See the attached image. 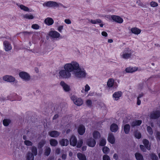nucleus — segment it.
<instances>
[{
	"label": "nucleus",
	"mask_w": 160,
	"mask_h": 160,
	"mask_svg": "<svg viewBox=\"0 0 160 160\" xmlns=\"http://www.w3.org/2000/svg\"><path fill=\"white\" fill-rule=\"evenodd\" d=\"M79 68V64L75 62H72L70 63H67L64 66V70L60 71L59 74L60 76L63 78H68L71 77L70 72L77 69Z\"/></svg>",
	"instance_id": "1"
},
{
	"label": "nucleus",
	"mask_w": 160,
	"mask_h": 160,
	"mask_svg": "<svg viewBox=\"0 0 160 160\" xmlns=\"http://www.w3.org/2000/svg\"><path fill=\"white\" fill-rule=\"evenodd\" d=\"M43 5L44 7L46 6L49 8H54L59 7V5L64 7V6L62 4L60 3L59 4L56 2L52 1L45 2L43 4Z\"/></svg>",
	"instance_id": "2"
},
{
	"label": "nucleus",
	"mask_w": 160,
	"mask_h": 160,
	"mask_svg": "<svg viewBox=\"0 0 160 160\" xmlns=\"http://www.w3.org/2000/svg\"><path fill=\"white\" fill-rule=\"evenodd\" d=\"M75 70V72H74L75 76L78 78H83L86 76V73L84 69H82L79 68L77 69H74Z\"/></svg>",
	"instance_id": "3"
},
{
	"label": "nucleus",
	"mask_w": 160,
	"mask_h": 160,
	"mask_svg": "<svg viewBox=\"0 0 160 160\" xmlns=\"http://www.w3.org/2000/svg\"><path fill=\"white\" fill-rule=\"evenodd\" d=\"M132 54L131 50L129 48H127L124 49L122 57L124 59H128L131 57Z\"/></svg>",
	"instance_id": "4"
},
{
	"label": "nucleus",
	"mask_w": 160,
	"mask_h": 160,
	"mask_svg": "<svg viewBox=\"0 0 160 160\" xmlns=\"http://www.w3.org/2000/svg\"><path fill=\"white\" fill-rule=\"evenodd\" d=\"M71 99L73 101L75 104L78 106L82 105L83 103V100L81 98H77L73 95L71 97Z\"/></svg>",
	"instance_id": "5"
},
{
	"label": "nucleus",
	"mask_w": 160,
	"mask_h": 160,
	"mask_svg": "<svg viewBox=\"0 0 160 160\" xmlns=\"http://www.w3.org/2000/svg\"><path fill=\"white\" fill-rule=\"evenodd\" d=\"M160 117V111L156 110L151 112L150 117L152 119H157Z\"/></svg>",
	"instance_id": "6"
},
{
	"label": "nucleus",
	"mask_w": 160,
	"mask_h": 160,
	"mask_svg": "<svg viewBox=\"0 0 160 160\" xmlns=\"http://www.w3.org/2000/svg\"><path fill=\"white\" fill-rule=\"evenodd\" d=\"M69 142L71 146L75 147L77 143V139L75 135H72L69 139Z\"/></svg>",
	"instance_id": "7"
},
{
	"label": "nucleus",
	"mask_w": 160,
	"mask_h": 160,
	"mask_svg": "<svg viewBox=\"0 0 160 160\" xmlns=\"http://www.w3.org/2000/svg\"><path fill=\"white\" fill-rule=\"evenodd\" d=\"M111 18L115 22L118 23H121L123 22V19L120 16L113 15L111 16Z\"/></svg>",
	"instance_id": "8"
},
{
	"label": "nucleus",
	"mask_w": 160,
	"mask_h": 160,
	"mask_svg": "<svg viewBox=\"0 0 160 160\" xmlns=\"http://www.w3.org/2000/svg\"><path fill=\"white\" fill-rule=\"evenodd\" d=\"M19 76L22 78L25 81H28L30 79V76L25 72H20L19 73Z\"/></svg>",
	"instance_id": "9"
},
{
	"label": "nucleus",
	"mask_w": 160,
	"mask_h": 160,
	"mask_svg": "<svg viewBox=\"0 0 160 160\" xmlns=\"http://www.w3.org/2000/svg\"><path fill=\"white\" fill-rule=\"evenodd\" d=\"M87 144L89 147H94L96 144V141L94 139L91 138L87 140Z\"/></svg>",
	"instance_id": "10"
},
{
	"label": "nucleus",
	"mask_w": 160,
	"mask_h": 160,
	"mask_svg": "<svg viewBox=\"0 0 160 160\" xmlns=\"http://www.w3.org/2000/svg\"><path fill=\"white\" fill-rule=\"evenodd\" d=\"M122 92L121 91L115 92L112 95V97L115 100H118L122 96Z\"/></svg>",
	"instance_id": "11"
},
{
	"label": "nucleus",
	"mask_w": 160,
	"mask_h": 160,
	"mask_svg": "<svg viewBox=\"0 0 160 160\" xmlns=\"http://www.w3.org/2000/svg\"><path fill=\"white\" fill-rule=\"evenodd\" d=\"M4 80L9 82H13L15 81V78L11 76L6 75L3 78Z\"/></svg>",
	"instance_id": "12"
},
{
	"label": "nucleus",
	"mask_w": 160,
	"mask_h": 160,
	"mask_svg": "<svg viewBox=\"0 0 160 160\" xmlns=\"http://www.w3.org/2000/svg\"><path fill=\"white\" fill-rule=\"evenodd\" d=\"M3 45L5 50L6 51H10L12 49L11 44L7 41H5L3 42Z\"/></svg>",
	"instance_id": "13"
},
{
	"label": "nucleus",
	"mask_w": 160,
	"mask_h": 160,
	"mask_svg": "<svg viewBox=\"0 0 160 160\" xmlns=\"http://www.w3.org/2000/svg\"><path fill=\"white\" fill-rule=\"evenodd\" d=\"M78 131L80 135H83L85 131V128L84 126L82 125H80L78 128Z\"/></svg>",
	"instance_id": "14"
},
{
	"label": "nucleus",
	"mask_w": 160,
	"mask_h": 160,
	"mask_svg": "<svg viewBox=\"0 0 160 160\" xmlns=\"http://www.w3.org/2000/svg\"><path fill=\"white\" fill-rule=\"evenodd\" d=\"M69 141L67 139L62 138L59 141V144L62 146H67L69 144Z\"/></svg>",
	"instance_id": "15"
},
{
	"label": "nucleus",
	"mask_w": 160,
	"mask_h": 160,
	"mask_svg": "<svg viewBox=\"0 0 160 160\" xmlns=\"http://www.w3.org/2000/svg\"><path fill=\"white\" fill-rule=\"evenodd\" d=\"M48 134L52 137L56 138L59 135L60 133L57 131L53 130L49 132Z\"/></svg>",
	"instance_id": "16"
},
{
	"label": "nucleus",
	"mask_w": 160,
	"mask_h": 160,
	"mask_svg": "<svg viewBox=\"0 0 160 160\" xmlns=\"http://www.w3.org/2000/svg\"><path fill=\"white\" fill-rule=\"evenodd\" d=\"M49 35L52 38H57L60 37V34L57 31H51L49 32Z\"/></svg>",
	"instance_id": "17"
},
{
	"label": "nucleus",
	"mask_w": 160,
	"mask_h": 160,
	"mask_svg": "<svg viewBox=\"0 0 160 160\" xmlns=\"http://www.w3.org/2000/svg\"><path fill=\"white\" fill-rule=\"evenodd\" d=\"M118 129V125L116 123L112 124L110 127V130L112 132H116Z\"/></svg>",
	"instance_id": "18"
},
{
	"label": "nucleus",
	"mask_w": 160,
	"mask_h": 160,
	"mask_svg": "<svg viewBox=\"0 0 160 160\" xmlns=\"http://www.w3.org/2000/svg\"><path fill=\"white\" fill-rule=\"evenodd\" d=\"M60 85L62 87L64 90L66 92H68L70 91V88L69 87L65 82L62 81L60 83Z\"/></svg>",
	"instance_id": "19"
},
{
	"label": "nucleus",
	"mask_w": 160,
	"mask_h": 160,
	"mask_svg": "<svg viewBox=\"0 0 160 160\" xmlns=\"http://www.w3.org/2000/svg\"><path fill=\"white\" fill-rule=\"evenodd\" d=\"M108 141L111 143L113 144L115 142V139L113 134L112 133L109 134L108 137Z\"/></svg>",
	"instance_id": "20"
},
{
	"label": "nucleus",
	"mask_w": 160,
	"mask_h": 160,
	"mask_svg": "<svg viewBox=\"0 0 160 160\" xmlns=\"http://www.w3.org/2000/svg\"><path fill=\"white\" fill-rule=\"evenodd\" d=\"M46 143V141L45 139H42L38 145V148L39 150H42L44 145Z\"/></svg>",
	"instance_id": "21"
},
{
	"label": "nucleus",
	"mask_w": 160,
	"mask_h": 160,
	"mask_svg": "<svg viewBox=\"0 0 160 160\" xmlns=\"http://www.w3.org/2000/svg\"><path fill=\"white\" fill-rule=\"evenodd\" d=\"M45 23L48 26L52 25L54 23L53 19L50 18H47L44 21Z\"/></svg>",
	"instance_id": "22"
},
{
	"label": "nucleus",
	"mask_w": 160,
	"mask_h": 160,
	"mask_svg": "<svg viewBox=\"0 0 160 160\" xmlns=\"http://www.w3.org/2000/svg\"><path fill=\"white\" fill-rule=\"evenodd\" d=\"M138 68L136 67H129L125 69V71L127 72H133L137 71Z\"/></svg>",
	"instance_id": "23"
},
{
	"label": "nucleus",
	"mask_w": 160,
	"mask_h": 160,
	"mask_svg": "<svg viewBox=\"0 0 160 160\" xmlns=\"http://www.w3.org/2000/svg\"><path fill=\"white\" fill-rule=\"evenodd\" d=\"M142 142L146 148L148 150H150L151 149L150 145H149L148 140L146 139H144L142 140Z\"/></svg>",
	"instance_id": "24"
},
{
	"label": "nucleus",
	"mask_w": 160,
	"mask_h": 160,
	"mask_svg": "<svg viewBox=\"0 0 160 160\" xmlns=\"http://www.w3.org/2000/svg\"><path fill=\"white\" fill-rule=\"evenodd\" d=\"M131 32L132 33L138 35L141 33V30L136 27H134L131 28Z\"/></svg>",
	"instance_id": "25"
},
{
	"label": "nucleus",
	"mask_w": 160,
	"mask_h": 160,
	"mask_svg": "<svg viewBox=\"0 0 160 160\" xmlns=\"http://www.w3.org/2000/svg\"><path fill=\"white\" fill-rule=\"evenodd\" d=\"M94 139H99L101 137V135L99 132L97 131H94L92 133Z\"/></svg>",
	"instance_id": "26"
},
{
	"label": "nucleus",
	"mask_w": 160,
	"mask_h": 160,
	"mask_svg": "<svg viewBox=\"0 0 160 160\" xmlns=\"http://www.w3.org/2000/svg\"><path fill=\"white\" fill-rule=\"evenodd\" d=\"M130 127L129 124H126L124 125L123 127V130L125 134H128L130 131Z\"/></svg>",
	"instance_id": "27"
},
{
	"label": "nucleus",
	"mask_w": 160,
	"mask_h": 160,
	"mask_svg": "<svg viewBox=\"0 0 160 160\" xmlns=\"http://www.w3.org/2000/svg\"><path fill=\"white\" fill-rule=\"evenodd\" d=\"M142 123V120H137L135 121H133L131 123V125L133 127L137 126H139Z\"/></svg>",
	"instance_id": "28"
},
{
	"label": "nucleus",
	"mask_w": 160,
	"mask_h": 160,
	"mask_svg": "<svg viewBox=\"0 0 160 160\" xmlns=\"http://www.w3.org/2000/svg\"><path fill=\"white\" fill-rule=\"evenodd\" d=\"M77 156L79 160H87L86 156L82 153L80 152L78 153Z\"/></svg>",
	"instance_id": "29"
},
{
	"label": "nucleus",
	"mask_w": 160,
	"mask_h": 160,
	"mask_svg": "<svg viewBox=\"0 0 160 160\" xmlns=\"http://www.w3.org/2000/svg\"><path fill=\"white\" fill-rule=\"evenodd\" d=\"M135 155L137 160H144L143 156L140 153L136 152Z\"/></svg>",
	"instance_id": "30"
},
{
	"label": "nucleus",
	"mask_w": 160,
	"mask_h": 160,
	"mask_svg": "<svg viewBox=\"0 0 160 160\" xmlns=\"http://www.w3.org/2000/svg\"><path fill=\"white\" fill-rule=\"evenodd\" d=\"M50 143L51 146L55 147L58 145V142L55 139L52 138L50 140Z\"/></svg>",
	"instance_id": "31"
},
{
	"label": "nucleus",
	"mask_w": 160,
	"mask_h": 160,
	"mask_svg": "<svg viewBox=\"0 0 160 160\" xmlns=\"http://www.w3.org/2000/svg\"><path fill=\"white\" fill-rule=\"evenodd\" d=\"M114 81L113 78H109L107 82V86L109 88H112L114 84Z\"/></svg>",
	"instance_id": "32"
},
{
	"label": "nucleus",
	"mask_w": 160,
	"mask_h": 160,
	"mask_svg": "<svg viewBox=\"0 0 160 160\" xmlns=\"http://www.w3.org/2000/svg\"><path fill=\"white\" fill-rule=\"evenodd\" d=\"M27 160H34V157L32 153L28 152L27 154Z\"/></svg>",
	"instance_id": "33"
},
{
	"label": "nucleus",
	"mask_w": 160,
	"mask_h": 160,
	"mask_svg": "<svg viewBox=\"0 0 160 160\" xmlns=\"http://www.w3.org/2000/svg\"><path fill=\"white\" fill-rule=\"evenodd\" d=\"M11 121L9 119H5L3 120V124L5 126H8L11 123Z\"/></svg>",
	"instance_id": "34"
},
{
	"label": "nucleus",
	"mask_w": 160,
	"mask_h": 160,
	"mask_svg": "<svg viewBox=\"0 0 160 160\" xmlns=\"http://www.w3.org/2000/svg\"><path fill=\"white\" fill-rule=\"evenodd\" d=\"M32 153L33 155V156H36L37 155V149L36 147L35 146H33L32 147L31 149Z\"/></svg>",
	"instance_id": "35"
},
{
	"label": "nucleus",
	"mask_w": 160,
	"mask_h": 160,
	"mask_svg": "<svg viewBox=\"0 0 160 160\" xmlns=\"http://www.w3.org/2000/svg\"><path fill=\"white\" fill-rule=\"evenodd\" d=\"M90 22L92 24H96L101 23L102 22V21L100 19H96V20L91 19Z\"/></svg>",
	"instance_id": "36"
},
{
	"label": "nucleus",
	"mask_w": 160,
	"mask_h": 160,
	"mask_svg": "<svg viewBox=\"0 0 160 160\" xmlns=\"http://www.w3.org/2000/svg\"><path fill=\"white\" fill-rule=\"evenodd\" d=\"M51 149L50 147H47L45 150L44 154L47 156H48L50 153Z\"/></svg>",
	"instance_id": "37"
},
{
	"label": "nucleus",
	"mask_w": 160,
	"mask_h": 160,
	"mask_svg": "<svg viewBox=\"0 0 160 160\" xmlns=\"http://www.w3.org/2000/svg\"><path fill=\"white\" fill-rule=\"evenodd\" d=\"M150 158L152 160H158V156L154 153H152L150 155Z\"/></svg>",
	"instance_id": "38"
},
{
	"label": "nucleus",
	"mask_w": 160,
	"mask_h": 160,
	"mask_svg": "<svg viewBox=\"0 0 160 160\" xmlns=\"http://www.w3.org/2000/svg\"><path fill=\"white\" fill-rule=\"evenodd\" d=\"M83 144V141L82 139L79 140L76 145L77 147L78 148H80L81 147Z\"/></svg>",
	"instance_id": "39"
},
{
	"label": "nucleus",
	"mask_w": 160,
	"mask_h": 160,
	"mask_svg": "<svg viewBox=\"0 0 160 160\" xmlns=\"http://www.w3.org/2000/svg\"><path fill=\"white\" fill-rule=\"evenodd\" d=\"M19 7L22 10L28 12L29 10V8L28 7H26L22 4L20 5Z\"/></svg>",
	"instance_id": "40"
},
{
	"label": "nucleus",
	"mask_w": 160,
	"mask_h": 160,
	"mask_svg": "<svg viewBox=\"0 0 160 160\" xmlns=\"http://www.w3.org/2000/svg\"><path fill=\"white\" fill-rule=\"evenodd\" d=\"M24 18L26 19H33L34 16L32 15L27 14L24 15Z\"/></svg>",
	"instance_id": "41"
},
{
	"label": "nucleus",
	"mask_w": 160,
	"mask_h": 160,
	"mask_svg": "<svg viewBox=\"0 0 160 160\" xmlns=\"http://www.w3.org/2000/svg\"><path fill=\"white\" fill-rule=\"evenodd\" d=\"M147 130L149 134L150 135H152L153 134V131L152 128L149 126L147 127Z\"/></svg>",
	"instance_id": "42"
},
{
	"label": "nucleus",
	"mask_w": 160,
	"mask_h": 160,
	"mask_svg": "<svg viewBox=\"0 0 160 160\" xmlns=\"http://www.w3.org/2000/svg\"><path fill=\"white\" fill-rule=\"evenodd\" d=\"M134 136L136 138L139 139L141 138V134L140 132H136L134 133Z\"/></svg>",
	"instance_id": "43"
},
{
	"label": "nucleus",
	"mask_w": 160,
	"mask_h": 160,
	"mask_svg": "<svg viewBox=\"0 0 160 160\" xmlns=\"http://www.w3.org/2000/svg\"><path fill=\"white\" fill-rule=\"evenodd\" d=\"M102 150L103 153L106 154L108 153L109 151V149L107 147H104L103 148Z\"/></svg>",
	"instance_id": "44"
},
{
	"label": "nucleus",
	"mask_w": 160,
	"mask_h": 160,
	"mask_svg": "<svg viewBox=\"0 0 160 160\" xmlns=\"http://www.w3.org/2000/svg\"><path fill=\"white\" fill-rule=\"evenodd\" d=\"M24 144L27 146H31L32 145V142L28 140H25L24 142Z\"/></svg>",
	"instance_id": "45"
},
{
	"label": "nucleus",
	"mask_w": 160,
	"mask_h": 160,
	"mask_svg": "<svg viewBox=\"0 0 160 160\" xmlns=\"http://www.w3.org/2000/svg\"><path fill=\"white\" fill-rule=\"evenodd\" d=\"M86 104L88 107H91L92 104V101L90 99L86 101Z\"/></svg>",
	"instance_id": "46"
},
{
	"label": "nucleus",
	"mask_w": 160,
	"mask_h": 160,
	"mask_svg": "<svg viewBox=\"0 0 160 160\" xmlns=\"http://www.w3.org/2000/svg\"><path fill=\"white\" fill-rule=\"evenodd\" d=\"M106 144V140L104 139H102L100 142V145L102 146H104Z\"/></svg>",
	"instance_id": "47"
},
{
	"label": "nucleus",
	"mask_w": 160,
	"mask_h": 160,
	"mask_svg": "<svg viewBox=\"0 0 160 160\" xmlns=\"http://www.w3.org/2000/svg\"><path fill=\"white\" fill-rule=\"evenodd\" d=\"M32 28L34 29H38L39 28V26L37 24H33L32 25Z\"/></svg>",
	"instance_id": "48"
},
{
	"label": "nucleus",
	"mask_w": 160,
	"mask_h": 160,
	"mask_svg": "<svg viewBox=\"0 0 160 160\" xmlns=\"http://www.w3.org/2000/svg\"><path fill=\"white\" fill-rule=\"evenodd\" d=\"M150 5L152 7H155L158 6V4L155 2L152 1L150 3Z\"/></svg>",
	"instance_id": "49"
},
{
	"label": "nucleus",
	"mask_w": 160,
	"mask_h": 160,
	"mask_svg": "<svg viewBox=\"0 0 160 160\" xmlns=\"http://www.w3.org/2000/svg\"><path fill=\"white\" fill-rule=\"evenodd\" d=\"M140 148L141 150L143 152H146V148L145 146L142 145H140Z\"/></svg>",
	"instance_id": "50"
},
{
	"label": "nucleus",
	"mask_w": 160,
	"mask_h": 160,
	"mask_svg": "<svg viewBox=\"0 0 160 160\" xmlns=\"http://www.w3.org/2000/svg\"><path fill=\"white\" fill-rule=\"evenodd\" d=\"M103 160H111L109 157L107 155H104L103 156Z\"/></svg>",
	"instance_id": "51"
},
{
	"label": "nucleus",
	"mask_w": 160,
	"mask_h": 160,
	"mask_svg": "<svg viewBox=\"0 0 160 160\" xmlns=\"http://www.w3.org/2000/svg\"><path fill=\"white\" fill-rule=\"evenodd\" d=\"M90 89V88L88 84H86L85 86V91L88 92Z\"/></svg>",
	"instance_id": "52"
},
{
	"label": "nucleus",
	"mask_w": 160,
	"mask_h": 160,
	"mask_svg": "<svg viewBox=\"0 0 160 160\" xmlns=\"http://www.w3.org/2000/svg\"><path fill=\"white\" fill-rule=\"evenodd\" d=\"M156 138L157 139H159L160 140V132H158L156 133Z\"/></svg>",
	"instance_id": "53"
},
{
	"label": "nucleus",
	"mask_w": 160,
	"mask_h": 160,
	"mask_svg": "<svg viewBox=\"0 0 160 160\" xmlns=\"http://www.w3.org/2000/svg\"><path fill=\"white\" fill-rule=\"evenodd\" d=\"M63 26L62 25H61L58 27V31L59 32H62V29H63Z\"/></svg>",
	"instance_id": "54"
},
{
	"label": "nucleus",
	"mask_w": 160,
	"mask_h": 160,
	"mask_svg": "<svg viewBox=\"0 0 160 160\" xmlns=\"http://www.w3.org/2000/svg\"><path fill=\"white\" fill-rule=\"evenodd\" d=\"M64 22L67 24H70L71 23V20L69 19H65L64 20Z\"/></svg>",
	"instance_id": "55"
},
{
	"label": "nucleus",
	"mask_w": 160,
	"mask_h": 160,
	"mask_svg": "<svg viewBox=\"0 0 160 160\" xmlns=\"http://www.w3.org/2000/svg\"><path fill=\"white\" fill-rule=\"evenodd\" d=\"M102 35L104 37H107L108 36V33L105 31H102L101 33Z\"/></svg>",
	"instance_id": "56"
},
{
	"label": "nucleus",
	"mask_w": 160,
	"mask_h": 160,
	"mask_svg": "<svg viewBox=\"0 0 160 160\" xmlns=\"http://www.w3.org/2000/svg\"><path fill=\"white\" fill-rule=\"evenodd\" d=\"M113 158L116 160H117L118 159V156L116 153H115L113 155Z\"/></svg>",
	"instance_id": "57"
},
{
	"label": "nucleus",
	"mask_w": 160,
	"mask_h": 160,
	"mask_svg": "<svg viewBox=\"0 0 160 160\" xmlns=\"http://www.w3.org/2000/svg\"><path fill=\"white\" fill-rule=\"evenodd\" d=\"M61 152V149L59 148H57L56 150V153L57 154H59Z\"/></svg>",
	"instance_id": "58"
},
{
	"label": "nucleus",
	"mask_w": 160,
	"mask_h": 160,
	"mask_svg": "<svg viewBox=\"0 0 160 160\" xmlns=\"http://www.w3.org/2000/svg\"><path fill=\"white\" fill-rule=\"evenodd\" d=\"M87 147L86 146H84L82 148V151H85L86 150Z\"/></svg>",
	"instance_id": "59"
},
{
	"label": "nucleus",
	"mask_w": 160,
	"mask_h": 160,
	"mask_svg": "<svg viewBox=\"0 0 160 160\" xmlns=\"http://www.w3.org/2000/svg\"><path fill=\"white\" fill-rule=\"evenodd\" d=\"M62 159L65 160L67 158V155L66 154H63L62 155Z\"/></svg>",
	"instance_id": "60"
},
{
	"label": "nucleus",
	"mask_w": 160,
	"mask_h": 160,
	"mask_svg": "<svg viewBox=\"0 0 160 160\" xmlns=\"http://www.w3.org/2000/svg\"><path fill=\"white\" fill-rule=\"evenodd\" d=\"M58 115L57 114H56L54 115L53 118V120H55L58 118Z\"/></svg>",
	"instance_id": "61"
},
{
	"label": "nucleus",
	"mask_w": 160,
	"mask_h": 160,
	"mask_svg": "<svg viewBox=\"0 0 160 160\" xmlns=\"http://www.w3.org/2000/svg\"><path fill=\"white\" fill-rule=\"evenodd\" d=\"M141 103V100H140L139 98H137V104L138 105H139Z\"/></svg>",
	"instance_id": "62"
},
{
	"label": "nucleus",
	"mask_w": 160,
	"mask_h": 160,
	"mask_svg": "<svg viewBox=\"0 0 160 160\" xmlns=\"http://www.w3.org/2000/svg\"><path fill=\"white\" fill-rule=\"evenodd\" d=\"M113 42V40L112 39H108V43H112Z\"/></svg>",
	"instance_id": "63"
},
{
	"label": "nucleus",
	"mask_w": 160,
	"mask_h": 160,
	"mask_svg": "<svg viewBox=\"0 0 160 160\" xmlns=\"http://www.w3.org/2000/svg\"><path fill=\"white\" fill-rule=\"evenodd\" d=\"M54 158L53 157H49L48 158L49 160H53Z\"/></svg>",
	"instance_id": "64"
}]
</instances>
